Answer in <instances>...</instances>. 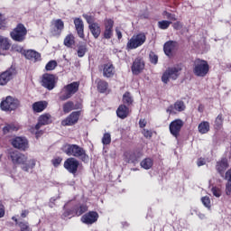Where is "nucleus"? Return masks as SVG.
<instances>
[{"label": "nucleus", "instance_id": "f257e3e1", "mask_svg": "<svg viewBox=\"0 0 231 231\" xmlns=\"http://www.w3.org/2000/svg\"><path fill=\"white\" fill-rule=\"evenodd\" d=\"M61 151L67 156L79 158L83 163H88V162H89V155H88L86 150L79 144L65 143L62 145Z\"/></svg>", "mask_w": 231, "mask_h": 231}, {"label": "nucleus", "instance_id": "f03ea898", "mask_svg": "<svg viewBox=\"0 0 231 231\" xmlns=\"http://www.w3.org/2000/svg\"><path fill=\"white\" fill-rule=\"evenodd\" d=\"M192 71L195 77L205 79V77L210 73V65L208 61L197 58L193 60Z\"/></svg>", "mask_w": 231, "mask_h": 231}, {"label": "nucleus", "instance_id": "7ed1b4c3", "mask_svg": "<svg viewBox=\"0 0 231 231\" xmlns=\"http://www.w3.org/2000/svg\"><path fill=\"white\" fill-rule=\"evenodd\" d=\"M182 69H183L180 65L168 68L162 73V82H163V84H169L171 79V80H178V78L180 77V75H181V70Z\"/></svg>", "mask_w": 231, "mask_h": 231}, {"label": "nucleus", "instance_id": "20e7f679", "mask_svg": "<svg viewBox=\"0 0 231 231\" xmlns=\"http://www.w3.org/2000/svg\"><path fill=\"white\" fill-rule=\"evenodd\" d=\"M28 35V30L23 23H18L16 27L10 32V37L16 42H23Z\"/></svg>", "mask_w": 231, "mask_h": 231}, {"label": "nucleus", "instance_id": "39448f33", "mask_svg": "<svg viewBox=\"0 0 231 231\" xmlns=\"http://www.w3.org/2000/svg\"><path fill=\"white\" fill-rule=\"evenodd\" d=\"M147 41V36L145 33L140 32L132 36V38L128 41L126 44V50H136V48H140L143 44Z\"/></svg>", "mask_w": 231, "mask_h": 231}, {"label": "nucleus", "instance_id": "423d86ee", "mask_svg": "<svg viewBox=\"0 0 231 231\" xmlns=\"http://www.w3.org/2000/svg\"><path fill=\"white\" fill-rule=\"evenodd\" d=\"M21 106V101L11 96H7L0 104L2 111H15Z\"/></svg>", "mask_w": 231, "mask_h": 231}, {"label": "nucleus", "instance_id": "0eeeda50", "mask_svg": "<svg viewBox=\"0 0 231 231\" xmlns=\"http://www.w3.org/2000/svg\"><path fill=\"white\" fill-rule=\"evenodd\" d=\"M63 167L66 169V171H68V172H69V174L77 176V172H79V167H80V162L75 157H69L64 162Z\"/></svg>", "mask_w": 231, "mask_h": 231}, {"label": "nucleus", "instance_id": "6e6552de", "mask_svg": "<svg viewBox=\"0 0 231 231\" xmlns=\"http://www.w3.org/2000/svg\"><path fill=\"white\" fill-rule=\"evenodd\" d=\"M98 71L103 74L105 79H113L116 75V69L112 61L99 65Z\"/></svg>", "mask_w": 231, "mask_h": 231}, {"label": "nucleus", "instance_id": "1a4fd4ad", "mask_svg": "<svg viewBox=\"0 0 231 231\" xmlns=\"http://www.w3.org/2000/svg\"><path fill=\"white\" fill-rule=\"evenodd\" d=\"M41 84L42 88L51 91L52 89H55V87L57 86V77L53 74L45 73L42 77Z\"/></svg>", "mask_w": 231, "mask_h": 231}, {"label": "nucleus", "instance_id": "9d476101", "mask_svg": "<svg viewBox=\"0 0 231 231\" xmlns=\"http://www.w3.org/2000/svg\"><path fill=\"white\" fill-rule=\"evenodd\" d=\"M9 158L14 165H24L28 162V157L21 153L19 151H12L9 152Z\"/></svg>", "mask_w": 231, "mask_h": 231}, {"label": "nucleus", "instance_id": "9b49d317", "mask_svg": "<svg viewBox=\"0 0 231 231\" xmlns=\"http://www.w3.org/2000/svg\"><path fill=\"white\" fill-rule=\"evenodd\" d=\"M80 111L71 112L65 119L61 121V125L63 127L71 126L79 124V120L80 119Z\"/></svg>", "mask_w": 231, "mask_h": 231}, {"label": "nucleus", "instance_id": "f8f14e48", "mask_svg": "<svg viewBox=\"0 0 231 231\" xmlns=\"http://www.w3.org/2000/svg\"><path fill=\"white\" fill-rule=\"evenodd\" d=\"M105 30L103 32V38L109 41V39H113L114 30L115 27V20L111 18H106L104 21Z\"/></svg>", "mask_w": 231, "mask_h": 231}, {"label": "nucleus", "instance_id": "ddd939ff", "mask_svg": "<svg viewBox=\"0 0 231 231\" xmlns=\"http://www.w3.org/2000/svg\"><path fill=\"white\" fill-rule=\"evenodd\" d=\"M17 73L15 68L11 67L7 69L5 71L0 74V86H6L12 79H14V75Z\"/></svg>", "mask_w": 231, "mask_h": 231}, {"label": "nucleus", "instance_id": "4468645a", "mask_svg": "<svg viewBox=\"0 0 231 231\" xmlns=\"http://www.w3.org/2000/svg\"><path fill=\"white\" fill-rule=\"evenodd\" d=\"M11 143L14 149H19L20 151H26L29 147L28 139L25 137L17 136L12 139Z\"/></svg>", "mask_w": 231, "mask_h": 231}, {"label": "nucleus", "instance_id": "2eb2a0df", "mask_svg": "<svg viewBox=\"0 0 231 231\" xmlns=\"http://www.w3.org/2000/svg\"><path fill=\"white\" fill-rule=\"evenodd\" d=\"M181 127H183V120H173L169 126L171 134H172L174 138H178V136H180V133L181 132Z\"/></svg>", "mask_w": 231, "mask_h": 231}, {"label": "nucleus", "instance_id": "dca6fc26", "mask_svg": "<svg viewBox=\"0 0 231 231\" xmlns=\"http://www.w3.org/2000/svg\"><path fill=\"white\" fill-rule=\"evenodd\" d=\"M145 69V61L141 57L136 58L131 67L133 75H140Z\"/></svg>", "mask_w": 231, "mask_h": 231}, {"label": "nucleus", "instance_id": "f3484780", "mask_svg": "<svg viewBox=\"0 0 231 231\" xmlns=\"http://www.w3.org/2000/svg\"><path fill=\"white\" fill-rule=\"evenodd\" d=\"M98 213L97 211H89L81 217L82 223L85 225H93L98 221Z\"/></svg>", "mask_w": 231, "mask_h": 231}, {"label": "nucleus", "instance_id": "a211bd4d", "mask_svg": "<svg viewBox=\"0 0 231 231\" xmlns=\"http://www.w3.org/2000/svg\"><path fill=\"white\" fill-rule=\"evenodd\" d=\"M53 28L51 31V33L53 37H59L62 34V30H64V22L61 19L54 20Z\"/></svg>", "mask_w": 231, "mask_h": 231}, {"label": "nucleus", "instance_id": "6ab92c4d", "mask_svg": "<svg viewBox=\"0 0 231 231\" xmlns=\"http://www.w3.org/2000/svg\"><path fill=\"white\" fill-rule=\"evenodd\" d=\"M126 163H138V160L142 158L140 152H125L124 153Z\"/></svg>", "mask_w": 231, "mask_h": 231}, {"label": "nucleus", "instance_id": "aec40b11", "mask_svg": "<svg viewBox=\"0 0 231 231\" xmlns=\"http://www.w3.org/2000/svg\"><path fill=\"white\" fill-rule=\"evenodd\" d=\"M21 53L28 60H34V62H37L38 60H41V53H39L37 51L22 50Z\"/></svg>", "mask_w": 231, "mask_h": 231}, {"label": "nucleus", "instance_id": "412c9836", "mask_svg": "<svg viewBox=\"0 0 231 231\" xmlns=\"http://www.w3.org/2000/svg\"><path fill=\"white\" fill-rule=\"evenodd\" d=\"M174 109L179 113L185 111V109H187V106H185V102H183L182 100H177L174 103V105H171L170 106H168L166 111L167 113H169V115H172V113H174Z\"/></svg>", "mask_w": 231, "mask_h": 231}, {"label": "nucleus", "instance_id": "4be33fe9", "mask_svg": "<svg viewBox=\"0 0 231 231\" xmlns=\"http://www.w3.org/2000/svg\"><path fill=\"white\" fill-rule=\"evenodd\" d=\"M74 26L79 39H86V34H84V22L80 18L74 19Z\"/></svg>", "mask_w": 231, "mask_h": 231}, {"label": "nucleus", "instance_id": "5701e85b", "mask_svg": "<svg viewBox=\"0 0 231 231\" xmlns=\"http://www.w3.org/2000/svg\"><path fill=\"white\" fill-rule=\"evenodd\" d=\"M229 167L228 165V159L222 158L220 161L217 162L216 169L220 176H225V171Z\"/></svg>", "mask_w": 231, "mask_h": 231}, {"label": "nucleus", "instance_id": "b1692460", "mask_svg": "<svg viewBox=\"0 0 231 231\" xmlns=\"http://www.w3.org/2000/svg\"><path fill=\"white\" fill-rule=\"evenodd\" d=\"M129 106L125 105H120L116 110V116L118 118H121V120H125L129 116Z\"/></svg>", "mask_w": 231, "mask_h": 231}, {"label": "nucleus", "instance_id": "393cba45", "mask_svg": "<svg viewBox=\"0 0 231 231\" xmlns=\"http://www.w3.org/2000/svg\"><path fill=\"white\" fill-rule=\"evenodd\" d=\"M173 50H176V42L169 41L164 43L163 51L167 57H172Z\"/></svg>", "mask_w": 231, "mask_h": 231}, {"label": "nucleus", "instance_id": "a878e982", "mask_svg": "<svg viewBox=\"0 0 231 231\" xmlns=\"http://www.w3.org/2000/svg\"><path fill=\"white\" fill-rule=\"evenodd\" d=\"M80 106L81 105H75L73 101H67L62 106L63 113L68 115V113H71L73 109H80Z\"/></svg>", "mask_w": 231, "mask_h": 231}, {"label": "nucleus", "instance_id": "bb28decb", "mask_svg": "<svg viewBox=\"0 0 231 231\" xmlns=\"http://www.w3.org/2000/svg\"><path fill=\"white\" fill-rule=\"evenodd\" d=\"M63 88H65L73 97V95L79 93V89L80 88V81H73L70 84L65 85Z\"/></svg>", "mask_w": 231, "mask_h": 231}, {"label": "nucleus", "instance_id": "cd10ccee", "mask_svg": "<svg viewBox=\"0 0 231 231\" xmlns=\"http://www.w3.org/2000/svg\"><path fill=\"white\" fill-rule=\"evenodd\" d=\"M48 107V102L47 101H38L34 102L32 104V111L33 113H42L44 109Z\"/></svg>", "mask_w": 231, "mask_h": 231}, {"label": "nucleus", "instance_id": "c85d7f7f", "mask_svg": "<svg viewBox=\"0 0 231 231\" xmlns=\"http://www.w3.org/2000/svg\"><path fill=\"white\" fill-rule=\"evenodd\" d=\"M96 84H97V91L99 93H106V91H107L109 88V83L105 79H96Z\"/></svg>", "mask_w": 231, "mask_h": 231}, {"label": "nucleus", "instance_id": "c756f323", "mask_svg": "<svg viewBox=\"0 0 231 231\" xmlns=\"http://www.w3.org/2000/svg\"><path fill=\"white\" fill-rule=\"evenodd\" d=\"M88 29L90 30V32L92 33L94 39H98V37H100V33H102L100 23H97L88 25Z\"/></svg>", "mask_w": 231, "mask_h": 231}, {"label": "nucleus", "instance_id": "7c9ffc66", "mask_svg": "<svg viewBox=\"0 0 231 231\" xmlns=\"http://www.w3.org/2000/svg\"><path fill=\"white\" fill-rule=\"evenodd\" d=\"M10 48H12V42L10 39L0 36V50H2V51H8Z\"/></svg>", "mask_w": 231, "mask_h": 231}, {"label": "nucleus", "instance_id": "2f4dec72", "mask_svg": "<svg viewBox=\"0 0 231 231\" xmlns=\"http://www.w3.org/2000/svg\"><path fill=\"white\" fill-rule=\"evenodd\" d=\"M122 102H123V106H126L128 107H131V106H133V104L134 103V99L133 98L131 92L126 91L123 95Z\"/></svg>", "mask_w": 231, "mask_h": 231}, {"label": "nucleus", "instance_id": "473e14b6", "mask_svg": "<svg viewBox=\"0 0 231 231\" xmlns=\"http://www.w3.org/2000/svg\"><path fill=\"white\" fill-rule=\"evenodd\" d=\"M198 131L200 134H207L210 131V123L208 121H202L198 126Z\"/></svg>", "mask_w": 231, "mask_h": 231}, {"label": "nucleus", "instance_id": "72a5a7b5", "mask_svg": "<svg viewBox=\"0 0 231 231\" xmlns=\"http://www.w3.org/2000/svg\"><path fill=\"white\" fill-rule=\"evenodd\" d=\"M74 215L78 217L79 216H82V214H85V212H88V205L86 204H79L76 205L74 208Z\"/></svg>", "mask_w": 231, "mask_h": 231}, {"label": "nucleus", "instance_id": "f704fd0d", "mask_svg": "<svg viewBox=\"0 0 231 231\" xmlns=\"http://www.w3.org/2000/svg\"><path fill=\"white\" fill-rule=\"evenodd\" d=\"M38 121L40 124H42L43 125H50L53 121L51 120V115L49 113H45L39 116Z\"/></svg>", "mask_w": 231, "mask_h": 231}, {"label": "nucleus", "instance_id": "c9c22d12", "mask_svg": "<svg viewBox=\"0 0 231 231\" xmlns=\"http://www.w3.org/2000/svg\"><path fill=\"white\" fill-rule=\"evenodd\" d=\"M63 44L67 48H73V46H75V36L73 33H69L65 37Z\"/></svg>", "mask_w": 231, "mask_h": 231}, {"label": "nucleus", "instance_id": "e433bc0d", "mask_svg": "<svg viewBox=\"0 0 231 231\" xmlns=\"http://www.w3.org/2000/svg\"><path fill=\"white\" fill-rule=\"evenodd\" d=\"M225 179L227 180L226 184V196H230L231 194V169H229L225 175Z\"/></svg>", "mask_w": 231, "mask_h": 231}, {"label": "nucleus", "instance_id": "4c0bfd02", "mask_svg": "<svg viewBox=\"0 0 231 231\" xmlns=\"http://www.w3.org/2000/svg\"><path fill=\"white\" fill-rule=\"evenodd\" d=\"M72 94H70L65 87H63L59 94V98L61 100V102H66V100H69L71 98Z\"/></svg>", "mask_w": 231, "mask_h": 231}, {"label": "nucleus", "instance_id": "58836bf2", "mask_svg": "<svg viewBox=\"0 0 231 231\" xmlns=\"http://www.w3.org/2000/svg\"><path fill=\"white\" fill-rule=\"evenodd\" d=\"M140 165L143 169H145V171H149V169H152L154 161L151 158H145L141 162Z\"/></svg>", "mask_w": 231, "mask_h": 231}, {"label": "nucleus", "instance_id": "ea45409f", "mask_svg": "<svg viewBox=\"0 0 231 231\" xmlns=\"http://www.w3.org/2000/svg\"><path fill=\"white\" fill-rule=\"evenodd\" d=\"M172 24L171 21L162 20L157 23V26L160 30H168V28Z\"/></svg>", "mask_w": 231, "mask_h": 231}, {"label": "nucleus", "instance_id": "a19ab883", "mask_svg": "<svg viewBox=\"0 0 231 231\" xmlns=\"http://www.w3.org/2000/svg\"><path fill=\"white\" fill-rule=\"evenodd\" d=\"M77 53H78V57H79V59L84 57V55H86V53H88V45H86V44L79 45Z\"/></svg>", "mask_w": 231, "mask_h": 231}, {"label": "nucleus", "instance_id": "79ce46f5", "mask_svg": "<svg viewBox=\"0 0 231 231\" xmlns=\"http://www.w3.org/2000/svg\"><path fill=\"white\" fill-rule=\"evenodd\" d=\"M224 118H223V114H219L215 120V129L219 130L221 129V127H223V122H224Z\"/></svg>", "mask_w": 231, "mask_h": 231}, {"label": "nucleus", "instance_id": "37998d69", "mask_svg": "<svg viewBox=\"0 0 231 231\" xmlns=\"http://www.w3.org/2000/svg\"><path fill=\"white\" fill-rule=\"evenodd\" d=\"M18 226L20 228V231H30V223L28 221H20L18 223Z\"/></svg>", "mask_w": 231, "mask_h": 231}, {"label": "nucleus", "instance_id": "c03bdc74", "mask_svg": "<svg viewBox=\"0 0 231 231\" xmlns=\"http://www.w3.org/2000/svg\"><path fill=\"white\" fill-rule=\"evenodd\" d=\"M55 68H57L56 60H51L45 66L46 71H53V69H55Z\"/></svg>", "mask_w": 231, "mask_h": 231}, {"label": "nucleus", "instance_id": "a18cd8bd", "mask_svg": "<svg viewBox=\"0 0 231 231\" xmlns=\"http://www.w3.org/2000/svg\"><path fill=\"white\" fill-rule=\"evenodd\" d=\"M162 15L164 17H166V19H168L169 21H178V18L176 17V14L167 12V11H163Z\"/></svg>", "mask_w": 231, "mask_h": 231}, {"label": "nucleus", "instance_id": "49530a36", "mask_svg": "<svg viewBox=\"0 0 231 231\" xmlns=\"http://www.w3.org/2000/svg\"><path fill=\"white\" fill-rule=\"evenodd\" d=\"M102 143L103 145H109V143H111V134L109 133L104 134L102 138Z\"/></svg>", "mask_w": 231, "mask_h": 231}, {"label": "nucleus", "instance_id": "de8ad7c7", "mask_svg": "<svg viewBox=\"0 0 231 231\" xmlns=\"http://www.w3.org/2000/svg\"><path fill=\"white\" fill-rule=\"evenodd\" d=\"M15 131V125H6L3 128L4 134H8V133H14Z\"/></svg>", "mask_w": 231, "mask_h": 231}, {"label": "nucleus", "instance_id": "09e8293b", "mask_svg": "<svg viewBox=\"0 0 231 231\" xmlns=\"http://www.w3.org/2000/svg\"><path fill=\"white\" fill-rule=\"evenodd\" d=\"M69 216H72L74 217L75 215V209L74 208L72 209H67L63 212L61 215L62 219H66V217H69Z\"/></svg>", "mask_w": 231, "mask_h": 231}, {"label": "nucleus", "instance_id": "8fccbe9b", "mask_svg": "<svg viewBox=\"0 0 231 231\" xmlns=\"http://www.w3.org/2000/svg\"><path fill=\"white\" fill-rule=\"evenodd\" d=\"M149 59H150L151 64H154V65L158 64V55H156L154 51L150 52Z\"/></svg>", "mask_w": 231, "mask_h": 231}, {"label": "nucleus", "instance_id": "3c124183", "mask_svg": "<svg viewBox=\"0 0 231 231\" xmlns=\"http://www.w3.org/2000/svg\"><path fill=\"white\" fill-rule=\"evenodd\" d=\"M31 165L26 164V162L23 164V166L22 167L23 171H24L25 172H28V171H30V169H33V167H35V160H31L30 161Z\"/></svg>", "mask_w": 231, "mask_h": 231}, {"label": "nucleus", "instance_id": "603ef678", "mask_svg": "<svg viewBox=\"0 0 231 231\" xmlns=\"http://www.w3.org/2000/svg\"><path fill=\"white\" fill-rule=\"evenodd\" d=\"M201 202L204 205V207H206V208H211L210 205V197L208 196H205L201 198Z\"/></svg>", "mask_w": 231, "mask_h": 231}, {"label": "nucleus", "instance_id": "864d4df0", "mask_svg": "<svg viewBox=\"0 0 231 231\" xmlns=\"http://www.w3.org/2000/svg\"><path fill=\"white\" fill-rule=\"evenodd\" d=\"M6 17H5V14L0 13V30L6 29Z\"/></svg>", "mask_w": 231, "mask_h": 231}, {"label": "nucleus", "instance_id": "5fc2aeb1", "mask_svg": "<svg viewBox=\"0 0 231 231\" xmlns=\"http://www.w3.org/2000/svg\"><path fill=\"white\" fill-rule=\"evenodd\" d=\"M83 17L84 19H86L88 26H91V24H97V23L95 22V17L88 14H84Z\"/></svg>", "mask_w": 231, "mask_h": 231}, {"label": "nucleus", "instance_id": "6e6d98bb", "mask_svg": "<svg viewBox=\"0 0 231 231\" xmlns=\"http://www.w3.org/2000/svg\"><path fill=\"white\" fill-rule=\"evenodd\" d=\"M211 192L213 196H215V198H221V189H219L218 187H213L211 189Z\"/></svg>", "mask_w": 231, "mask_h": 231}, {"label": "nucleus", "instance_id": "4d7b16f0", "mask_svg": "<svg viewBox=\"0 0 231 231\" xmlns=\"http://www.w3.org/2000/svg\"><path fill=\"white\" fill-rule=\"evenodd\" d=\"M53 167H59L62 163V157H57L51 160Z\"/></svg>", "mask_w": 231, "mask_h": 231}, {"label": "nucleus", "instance_id": "13d9d810", "mask_svg": "<svg viewBox=\"0 0 231 231\" xmlns=\"http://www.w3.org/2000/svg\"><path fill=\"white\" fill-rule=\"evenodd\" d=\"M172 28L173 30H181V28H183V23L177 21L175 23H172Z\"/></svg>", "mask_w": 231, "mask_h": 231}, {"label": "nucleus", "instance_id": "bf43d9fd", "mask_svg": "<svg viewBox=\"0 0 231 231\" xmlns=\"http://www.w3.org/2000/svg\"><path fill=\"white\" fill-rule=\"evenodd\" d=\"M143 134L144 138H152V131H151V130L143 129Z\"/></svg>", "mask_w": 231, "mask_h": 231}, {"label": "nucleus", "instance_id": "052dcab7", "mask_svg": "<svg viewBox=\"0 0 231 231\" xmlns=\"http://www.w3.org/2000/svg\"><path fill=\"white\" fill-rule=\"evenodd\" d=\"M146 125H147V122L145 121V119L139 120V127H141V129H143V127H145Z\"/></svg>", "mask_w": 231, "mask_h": 231}, {"label": "nucleus", "instance_id": "680f3d73", "mask_svg": "<svg viewBox=\"0 0 231 231\" xmlns=\"http://www.w3.org/2000/svg\"><path fill=\"white\" fill-rule=\"evenodd\" d=\"M205 163H206V162H205V159H203V158L199 159L197 162L198 167H201V166L205 165Z\"/></svg>", "mask_w": 231, "mask_h": 231}, {"label": "nucleus", "instance_id": "e2e57ef3", "mask_svg": "<svg viewBox=\"0 0 231 231\" xmlns=\"http://www.w3.org/2000/svg\"><path fill=\"white\" fill-rule=\"evenodd\" d=\"M42 134H44V131H42V130H36V132H35V137L36 138H41V136Z\"/></svg>", "mask_w": 231, "mask_h": 231}, {"label": "nucleus", "instance_id": "0e129e2a", "mask_svg": "<svg viewBox=\"0 0 231 231\" xmlns=\"http://www.w3.org/2000/svg\"><path fill=\"white\" fill-rule=\"evenodd\" d=\"M28 214H30V211H28V209H24L21 213V217H23V218L27 217Z\"/></svg>", "mask_w": 231, "mask_h": 231}, {"label": "nucleus", "instance_id": "69168bd1", "mask_svg": "<svg viewBox=\"0 0 231 231\" xmlns=\"http://www.w3.org/2000/svg\"><path fill=\"white\" fill-rule=\"evenodd\" d=\"M43 125L41 124L40 121H38V123L35 125V126L32 129H34L35 131H40L41 127Z\"/></svg>", "mask_w": 231, "mask_h": 231}, {"label": "nucleus", "instance_id": "338daca9", "mask_svg": "<svg viewBox=\"0 0 231 231\" xmlns=\"http://www.w3.org/2000/svg\"><path fill=\"white\" fill-rule=\"evenodd\" d=\"M198 111L199 113H203V111H205V106L202 104L199 105Z\"/></svg>", "mask_w": 231, "mask_h": 231}, {"label": "nucleus", "instance_id": "774afa93", "mask_svg": "<svg viewBox=\"0 0 231 231\" xmlns=\"http://www.w3.org/2000/svg\"><path fill=\"white\" fill-rule=\"evenodd\" d=\"M116 35H117V39L120 41V39H122V32L118 29L116 30Z\"/></svg>", "mask_w": 231, "mask_h": 231}]
</instances>
